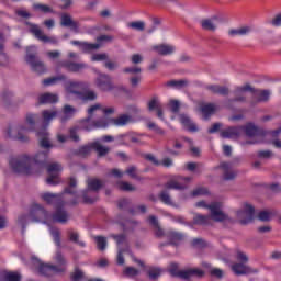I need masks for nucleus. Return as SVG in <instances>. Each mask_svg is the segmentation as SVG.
Returning a JSON list of instances; mask_svg holds the SVG:
<instances>
[{
    "label": "nucleus",
    "mask_w": 281,
    "mask_h": 281,
    "mask_svg": "<svg viewBox=\"0 0 281 281\" xmlns=\"http://www.w3.org/2000/svg\"><path fill=\"white\" fill-rule=\"evenodd\" d=\"M24 60L31 68V71L37 74V76H43V74L47 71L45 61L41 60V57H38V53H36L34 47H26V55Z\"/></svg>",
    "instance_id": "1"
},
{
    "label": "nucleus",
    "mask_w": 281,
    "mask_h": 281,
    "mask_svg": "<svg viewBox=\"0 0 281 281\" xmlns=\"http://www.w3.org/2000/svg\"><path fill=\"white\" fill-rule=\"evenodd\" d=\"M9 166L15 175H32V157L22 156L18 158H10Z\"/></svg>",
    "instance_id": "2"
},
{
    "label": "nucleus",
    "mask_w": 281,
    "mask_h": 281,
    "mask_svg": "<svg viewBox=\"0 0 281 281\" xmlns=\"http://www.w3.org/2000/svg\"><path fill=\"white\" fill-rule=\"evenodd\" d=\"M100 109H102V105L99 103L91 105L88 109V116L79 121V126H74L69 130V137L70 139H72V142H76V143L80 142V136L78 135V132L83 131L82 126H86V124H89V122L93 120V113H95V111H100Z\"/></svg>",
    "instance_id": "3"
},
{
    "label": "nucleus",
    "mask_w": 281,
    "mask_h": 281,
    "mask_svg": "<svg viewBox=\"0 0 281 281\" xmlns=\"http://www.w3.org/2000/svg\"><path fill=\"white\" fill-rule=\"evenodd\" d=\"M251 91H256V88L251 87L249 83H245L244 86H236L233 90L234 98L226 100V104H234L235 102L239 104H245L247 102V95L245 93Z\"/></svg>",
    "instance_id": "4"
},
{
    "label": "nucleus",
    "mask_w": 281,
    "mask_h": 281,
    "mask_svg": "<svg viewBox=\"0 0 281 281\" xmlns=\"http://www.w3.org/2000/svg\"><path fill=\"white\" fill-rule=\"evenodd\" d=\"M46 168L48 177L46 178L47 186H58L60 183V172H63V165L60 162L47 164Z\"/></svg>",
    "instance_id": "5"
},
{
    "label": "nucleus",
    "mask_w": 281,
    "mask_h": 281,
    "mask_svg": "<svg viewBox=\"0 0 281 281\" xmlns=\"http://www.w3.org/2000/svg\"><path fill=\"white\" fill-rule=\"evenodd\" d=\"M95 87L99 91H102L103 93H110V91H114L115 85L113 83V79H111V76L106 74L100 72L98 77L95 78Z\"/></svg>",
    "instance_id": "6"
},
{
    "label": "nucleus",
    "mask_w": 281,
    "mask_h": 281,
    "mask_svg": "<svg viewBox=\"0 0 281 281\" xmlns=\"http://www.w3.org/2000/svg\"><path fill=\"white\" fill-rule=\"evenodd\" d=\"M26 124L30 125V127H25L24 125H20L18 130L16 139L18 142H21L22 144H26V142H30V137L23 133H27L30 131H34V126L36 124V121L34 120L33 114L26 115Z\"/></svg>",
    "instance_id": "7"
},
{
    "label": "nucleus",
    "mask_w": 281,
    "mask_h": 281,
    "mask_svg": "<svg viewBox=\"0 0 281 281\" xmlns=\"http://www.w3.org/2000/svg\"><path fill=\"white\" fill-rule=\"evenodd\" d=\"M254 214L256 209L251 204H245L244 210L237 211V218L240 225H249L254 223Z\"/></svg>",
    "instance_id": "8"
},
{
    "label": "nucleus",
    "mask_w": 281,
    "mask_h": 281,
    "mask_svg": "<svg viewBox=\"0 0 281 281\" xmlns=\"http://www.w3.org/2000/svg\"><path fill=\"white\" fill-rule=\"evenodd\" d=\"M26 25L30 26L29 32L37 38V41H42V43H50L52 45H58V40L54 36L49 37L43 34V31L38 25L32 24L31 22H26Z\"/></svg>",
    "instance_id": "9"
},
{
    "label": "nucleus",
    "mask_w": 281,
    "mask_h": 281,
    "mask_svg": "<svg viewBox=\"0 0 281 281\" xmlns=\"http://www.w3.org/2000/svg\"><path fill=\"white\" fill-rule=\"evenodd\" d=\"M67 271L66 267H58L56 265L43 263L38 265V273L40 276H44L46 278H52L55 273H65Z\"/></svg>",
    "instance_id": "10"
},
{
    "label": "nucleus",
    "mask_w": 281,
    "mask_h": 281,
    "mask_svg": "<svg viewBox=\"0 0 281 281\" xmlns=\"http://www.w3.org/2000/svg\"><path fill=\"white\" fill-rule=\"evenodd\" d=\"M30 218L33 223H41V221H47V216H49V213L43 205L35 204L32 206L30 211Z\"/></svg>",
    "instance_id": "11"
},
{
    "label": "nucleus",
    "mask_w": 281,
    "mask_h": 281,
    "mask_svg": "<svg viewBox=\"0 0 281 281\" xmlns=\"http://www.w3.org/2000/svg\"><path fill=\"white\" fill-rule=\"evenodd\" d=\"M65 205V201H61V204L56 205V210L52 214V220L54 223H60L61 225H65L67 221H69V213L64 209Z\"/></svg>",
    "instance_id": "12"
},
{
    "label": "nucleus",
    "mask_w": 281,
    "mask_h": 281,
    "mask_svg": "<svg viewBox=\"0 0 281 281\" xmlns=\"http://www.w3.org/2000/svg\"><path fill=\"white\" fill-rule=\"evenodd\" d=\"M209 210L211 212V218H213V221H215L216 223H223V221H229L232 222V218L223 213V211H221V204H218V202H214L209 206Z\"/></svg>",
    "instance_id": "13"
},
{
    "label": "nucleus",
    "mask_w": 281,
    "mask_h": 281,
    "mask_svg": "<svg viewBox=\"0 0 281 281\" xmlns=\"http://www.w3.org/2000/svg\"><path fill=\"white\" fill-rule=\"evenodd\" d=\"M241 133H245L247 137H265L267 132L254 123H248L246 125H241Z\"/></svg>",
    "instance_id": "14"
},
{
    "label": "nucleus",
    "mask_w": 281,
    "mask_h": 281,
    "mask_svg": "<svg viewBox=\"0 0 281 281\" xmlns=\"http://www.w3.org/2000/svg\"><path fill=\"white\" fill-rule=\"evenodd\" d=\"M60 67L70 71V74H80V71H85V69H89V65L86 63H76L71 60H64L60 63Z\"/></svg>",
    "instance_id": "15"
},
{
    "label": "nucleus",
    "mask_w": 281,
    "mask_h": 281,
    "mask_svg": "<svg viewBox=\"0 0 281 281\" xmlns=\"http://www.w3.org/2000/svg\"><path fill=\"white\" fill-rule=\"evenodd\" d=\"M147 109L150 113L156 111V115L159 120H164V106L161 105V101H159V97L154 95L147 103Z\"/></svg>",
    "instance_id": "16"
},
{
    "label": "nucleus",
    "mask_w": 281,
    "mask_h": 281,
    "mask_svg": "<svg viewBox=\"0 0 281 281\" xmlns=\"http://www.w3.org/2000/svg\"><path fill=\"white\" fill-rule=\"evenodd\" d=\"M166 236L169 240V245H172L173 247H179V245L186 240V234L177 231H169Z\"/></svg>",
    "instance_id": "17"
},
{
    "label": "nucleus",
    "mask_w": 281,
    "mask_h": 281,
    "mask_svg": "<svg viewBox=\"0 0 281 281\" xmlns=\"http://www.w3.org/2000/svg\"><path fill=\"white\" fill-rule=\"evenodd\" d=\"M220 168L223 169V180L224 181H234L238 177L237 170H232L231 162H222L220 164Z\"/></svg>",
    "instance_id": "18"
},
{
    "label": "nucleus",
    "mask_w": 281,
    "mask_h": 281,
    "mask_svg": "<svg viewBox=\"0 0 281 281\" xmlns=\"http://www.w3.org/2000/svg\"><path fill=\"white\" fill-rule=\"evenodd\" d=\"M40 196L42 201L47 203V205H54L55 203L56 205L63 204V194L45 192L42 193Z\"/></svg>",
    "instance_id": "19"
},
{
    "label": "nucleus",
    "mask_w": 281,
    "mask_h": 281,
    "mask_svg": "<svg viewBox=\"0 0 281 281\" xmlns=\"http://www.w3.org/2000/svg\"><path fill=\"white\" fill-rule=\"evenodd\" d=\"M231 269L235 273V276H247L249 273H258V269L245 266V263H234L231 267Z\"/></svg>",
    "instance_id": "20"
},
{
    "label": "nucleus",
    "mask_w": 281,
    "mask_h": 281,
    "mask_svg": "<svg viewBox=\"0 0 281 281\" xmlns=\"http://www.w3.org/2000/svg\"><path fill=\"white\" fill-rule=\"evenodd\" d=\"M240 135H243L241 126H231V127H227L226 130H223L220 133V136L223 139H234V137L238 138L240 137Z\"/></svg>",
    "instance_id": "21"
},
{
    "label": "nucleus",
    "mask_w": 281,
    "mask_h": 281,
    "mask_svg": "<svg viewBox=\"0 0 281 281\" xmlns=\"http://www.w3.org/2000/svg\"><path fill=\"white\" fill-rule=\"evenodd\" d=\"M49 161V151H40L32 158V164L38 168H45Z\"/></svg>",
    "instance_id": "22"
},
{
    "label": "nucleus",
    "mask_w": 281,
    "mask_h": 281,
    "mask_svg": "<svg viewBox=\"0 0 281 281\" xmlns=\"http://www.w3.org/2000/svg\"><path fill=\"white\" fill-rule=\"evenodd\" d=\"M61 25L64 27H69L72 30V32H79L80 31V23L76 22L71 19V15L64 13L61 14Z\"/></svg>",
    "instance_id": "23"
},
{
    "label": "nucleus",
    "mask_w": 281,
    "mask_h": 281,
    "mask_svg": "<svg viewBox=\"0 0 281 281\" xmlns=\"http://www.w3.org/2000/svg\"><path fill=\"white\" fill-rule=\"evenodd\" d=\"M250 93H252L257 104L267 102L271 98V91L269 90H260L255 88V91H250Z\"/></svg>",
    "instance_id": "24"
},
{
    "label": "nucleus",
    "mask_w": 281,
    "mask_h": 281,
    "mask_svg": "<svg viewBox=\"0 0 281 281\" xmlns=\"http://www.w3.org/2000/svg\"><path fill=\"white\" fill-rule=\"evenodd\" d=\"M38 104H56L58 102V94L52 92H45L38 95Z\"/></svg>",
    "instance_id": "25"
},
{
    "label": "nucleus",
    "mask_w": 281,
    "mask_h": 281,
    "mask_svg": "<svg viewBox=\"0 0 281 281\" xmlns=\"http://www.w3.org/2000/svg\"><path fill=\"white\" fill-rule=\"evenodd\" d=\"M104 186V181L98 179V178H90L87 181V189L88 192H100L102 190V187Z\"/></svg>",
    "instance_id": "26"
},
{
    "label": "nucleus",
    "mask_w": 281,
    "mask_h": 281,
    "mask_svg": "<svg viewBox=\"0 0 281 281\" xmlns=\"http://www.w3.org/2000/svg\"><path fill=\"white\" fill-rule=\"evenodd\" d=\"M205 89L214 95H229V88L227 86L209 85Z\"/></svg>",
    "instance_id": "27"
},
{
    "label": "nucleus",
    "mask_w": 281,
    "mask_h": 281,
    "mask_svg": "<svg viewBox=\"0 0 281 281\" xmlns=\"http://www.w3.org/2000/svg\"><path fill=\"white\" fill-rule=\"evenodd\" d=\"M109 127V121L106 119H100L97 121H93L92 124L86 123V125H81V128L83 131H93V128H108Z\"/></svg>",
    "instance_id": "28"
},
{
    "label": "nucleus",
    "mask_w": 281,
    "mask_h": 281,
    "mask_svg": "<svg viewBox=\"0 0 281 281\" xmlns=\"http://www.w3.org/2000/svg\"><path fill=\"white\" fill-rule=\"evenodd\" d=\"M37 137H40V146L44 148V150H49V148H54V144L49 140V133L43 131L37 132Z\"/></svg>",
    "instance_id": "29"
},
{
    "label": "nucleus",
    "mask_w": 281,
    "mask_h": 281,
    "mask_svg": "<svg viewBox=\"0 0 281 281\" xmlns=\"http://www.w3.org/2000/svg\"><path fill=\"white\" fill-rule=\"evenodd\" d=\"M154 52H157L159 56H170L175 54V46L168 44H160L153 47Z\"/></svg>",
    "instance_id": "30"
},
{
    "label": "nucleus",
    "mask_w": 281,
    "mask_h": 281,
    "mask_svg": "<svg viewBox=\"0 0 281 281\" xmlns=\"http://www.w3.org/2000/svg\"><path fill=\"white\" fill-rule=\"evenodd\" d=\"M5 37L0 32V66L5 67L8 65V55L5 54Z\"/></svg>",
    "instance_id": "31"
},
{
    "label": "nucleus",
    "mask_w": 281,
    "mask_h": 281,
    "mask_svg": "<svg viewBox=\"0 0 281 281\" xmlns=\"http://www.w3.org/2000/svg\"><path fill=\"white\" fill-rule=\"evenodd\" d=\"M111 122L114 124V126H126L133 122V116L131 114H121L116 119H111Z\"/></svg>",
    "instance_id": "32"
},
{
    "label": "nucleus",
    "mask_w": 281,
    "mask_h": 281,
    "mask_svg": "<svg viewBox=\"0 0 281 281\" xmlns=\"http://www.w3.org/2000/svg\"><path fill=\"white\" fill-rule=\"evenodd\" d=\"M77 187L78 180H76V177L68 178V186L64 189V194H70L71 196H76V194H78V191H76Z\"/></svg>",
    "instance_id": "33"
},
{
    "label": "nucleus",
    "mask_w": 281,
    "mask_h": 281,
    "mask_svg": "<svg viewBox=\"0 0 281 281\" xmlns=\"http://www.w3.org/2000/svg\"><path fill=\"white\" fill-rule=\"evenodd\" d=\"M182 276L184 277V280H190L191 278H203L205 276V271L199 268H191L184 270Z\"/></svg>",
    "instance_id": "34"
},
{
    "label": "nucleus",
    "mask_w": 281,
    "mask_h": 281,
    "mask_svg": "<svg viewBox=\"0 0 281 281\" xmlns=\"http://www.w3.org/2000/svg\"><path fill=\"white\" fill-rule=\"evenodd\" d=\"M211 221H212V217L210 215H203V214L196 213L193 216V221L191 223V226L192 225H202V226L210 225Z\"/></svg>",
    "instance_id": "35"
},
{
    "label": "nucleus",
    "mask_w": 281,
    "mask_h": 281,
    "mask_svg": "<svg viewBox=\"0 0 281 281\" xmlns=\"http://www.w3.org/2000/svg\"><path fill=\"white\" fill-rule=\"evenodd\" d=\"M92 148L95 150L98 157H106L111 153V147L103 146L99 142H93Z\"/></svg>",
    "instance_id": "36"
},
{
    "label": "nucleus",
    "mask_w": 281,
    "mask_h": 281,
    "mask_svg": "<svg viewBox=\"0 0 281 281\" xmlns=\"http://www.w3.org/2000/svg\"><path fill=\"white\" fill-rule=\"evenodd\" d=\"M180 122L181 124H183V126H186V128L190 131V133H196V131H199V127H196V124L192 123V121L190 120V116L186 114L180 115Z\"/></svg>",
    "instance_id": "37"
},
{
    "label": "nucleus",
    "mask_w": 281,
    "mask_h": 281,
    "mask_svg": "<svg viewBox=\"0 0 281 281\" xmlns=\"http://www.w3.org/2000/svg\"><path fill=\"white\" fill-rule=\"evenodd\" d=\"M79 100H82V102H94V100H98V93L93 90H85L79 93Z\"/></svg>",
    "instance_id": "38"
},
{
    "label": "nucleus",
    "mask_w": 281,
    "mask_h": 281,
    "mask_svg": "<svg viewBox=\"0 0 281 281\" xmlns=\"http://www.w3.org/2000/svg\"><path fill=\"white\" fill-rule=\"evenodd\" d=\"M169 273L172 278H180V280H184L186 270H179V263L172 262L169 267Z\"/></svg>",
    "instance_id": "39"
},
{
    "label": "nucleus",
    "mask_w": 281,
    "mask_h": 281,
    "mask_svg": "<svg viewBox=\"0 0 281 281\" xmlns=\"http://www.w3.org/2000/svg\"><path fill=\"white\" fill-rule=\"evenodd\" d=\"M204 120H210L214 113H216V105L214 103L204 104L201 108Z\"/></svg>",
    "instance_id": "40"
},
{
    "label": "nucleus",
    "mask_w": 281,
    "mask_h": 281,
    "mask_svg": "<svg viewBox=\"0 0 281 281\" xmlns=\"http://www.w3.org/2000/svg\"><path fill=\"white\" fill-rule=\"evenodd\" d=\"M67 236L70 243H75V245H79V247H86L85 241H80V234H78V232H75L74 229H68Z\"/></svg>",
    "instance_id": "41"
},
{
    "label": "nucleus",
    "mask_w": 281,
    "mask_h": 281,
    "mask_svg": "<svg viewBox=\"0 0 281 281\" xmlns=\"http://www.w3.org/2000/svg\"><path fill=\"white\" fill-rule=\"evenodd\" d=\"M251 32V26H241L239 29H231L229 36H247Z\"/></svg>",
    "instance_id": "42"
},
{
    "label": "nucleus",
    "mask_w": 281,
    "mask_h": 281,
    "mask_svg": "<svg viewBox=\"0 0 281 281\" xmlns=\"http://www.w3.org/2000/svg\"><path fill=\"white\" fill-rule=\"evenodd\" d=\"M146 273L149 280L157 281L159 278H161V268L150 266Z\"/></svg>",
    "instance_id": "43"
},
{
    "label": "nucleus",
    "mask_w": 281,
    "mask_h": 281,
    "mask_svg": "<svg viewBox=\"0 0 281 281\" xmlns=\"http://www.w3.org/2000/svg\"><path fill=\"white\" fill-rule=\"evenodd\" d=\"M92 150H93V143H90L88 145L80 146L77 149V155H79V157H89Z\"/></svg>",
    "instance_id": "44"
},
{
    "label": "nucleus",
    "mask_w": 281,
    "mask_h": 281,
    "mask_svg": "<svg viewBox=\"0 0 281 281\" xmlns=\"http://www.w3.org/2000/svg\"><path fill=\"white\" fill-rule=\"evenodd\" d=\"M82 199H83V203L86 205H93V203L98 202V194L94 195H89V190H83L82 191Z\"/></svg>",
    "instance_id": "45"
},
{
    "label": "nucleus",
    "mask_w": 281,
    "mask_h": 281,
    "mask_svg": "<svg viewBox=\"0 0 281 281\" xmlns=\"http://www.w3.org/2000/svg\"><path fill=\"white\" fill-rule=\"evenodd\" d=\"M80 87H82V82H70L69 86L67 87V91L68 93H71L72 95H77V98H80V93L82 92L78 90L80 89Z\"/></svg>",
    "instance_id": "46"
},
{
    "label": "nucleus",
    "mask_w": 281,
    "mask_h": 281,
    "mask_svg": "<svg viewBox=\"0 0 281 281\" xmlns=\"http://www.w3.org/2000/svg\"><path fill=\"white\" fill-rule=\"evenodd\" d=\"M189 82L186 79L180 80H170L167 81L166 87H176V89H183V87H188Z\"/></svg>",
    "instance_id": "47"
},
{
    "label": "nucleus",
    "mask_w": 281,
    "mask_h": 281,
    "mask_svg": "<svg viewBox=\"0 0 281 281\" xmlns=\"http://www.w3.org/2000/svg\"><path fill=\"white\" fill-rule=\"evenodd\" d=\"M202 30H206L209 32H216V24H214V20L205 19L201 21Z\"/></svg>",
    "instance_id": "48"
},
{
    "label": "nucleus",
    "mask_w": 281,
    "mask_h": 281,
    "mask_svg": "<svg viewBox=\"0 0 281 281\" xmlns=\"http://www.w3.org/2000/svg\"><path fill=\"white\" fill-rule=\"evenodd\" d=\"M71 281H82L85 280V271H82L79 267H75L74 272L70 273Z\"/></svg>",
    "instance_id": "49"
},
{
    "label": "nucleus",
    "mask_w": 281,
    "mask_h": 281,
    "mask_svg": "<svg viewBox=\"0 0 281 281\" xmlns=\"http://www.w3.org/2000/svg\"><path fill=\"white\" fill-rule=\"evenodd\" d=\"M158 199L161 201V203H165V205H172V199L167 190H162L159 193Z\"/></svg>",
    "instance_id": "50"
},
{
    "label": "nucleus",
    "mask_w": 281,
    "mask_h": 281,
    "mask_svg": "<svg viewBox=\"0 0 281 281\" xmlns=\"http://www.w3.org/2000/svg\"><path fill=\"white\" fill-rule=\"evenodd\" d=\"M33 9L38 10L40 12H43L44 14H54V9H52L47 4L36 3V4H33Z\"/></svg>",
    "instance_id": "51"
},
{
    "label": "nucleus",
    "mask_w": 281,
    "mask_h": 281,
    "mask_svg": "<svg viewBox=\"0 0 281 281\" xmlns=\"http://www.w3.org/2000/svg\"><path fill=\"white\" fill-rule=\"evenodd\" d=\"M42 115H43L44 122H52V120L57 117L58 111H55V110H52V111L50 110H44L42 112Z\"/></svg>",
    "instance_id": "52"
},
{
    "label": "nucleus",
    "mask_w": 281,
    "mask_h": 281,
    "mask_svg": "<svg viewBox=\"0 0 281 281\" xmlns=\"http://www.w3.org/2000/svg\"><path fill=\"white\" fill-rule=\"evenodd\" d=\"M167 190H186V186L179 183L178 181L171 180L165 184Z\"/></svg>",
    "instance_id": "53"
},
{
    "label": "nucleus",
    "mask_w": 281,
    "mask_h": 281,
    "mask_svg": "<svg viewBox=\"0 0 281 281\" xmlns=\"http://www.w3.org/2000/svg\"><path fill=\"white\" fill-rule=\"evenodd\" d=\"M127 27L136 30L137 32H144V30H146V23H144L143 21L130 22L127 24Z\"/></svg>",
    "instance_id": "54"
},
{
    "label": "nucleus",
    "mask_w": 281,
    "mask_h": 281,
    "mask_svg": "<svg viewBox=\"0 0 281 281\" xmlns=\"http://www.w3.org/2000/svg\"><path fill=\"white\" fill-rule=\"evenodd\" d=\"M58 80H67V77L65 75H60L58 77H50V78L44 79L43 85H45V87H49L52 85H56Z\"/></svg>",
    "instance_id": "55"
},
{
    "label": "nucleus",
    "mask_w": 281,
    "mask_h": 281,
    "mask_svg": "<svg viewBox=\"0 0 281 281\" xmlns=\"http://www.w3.org/2000/svg\"><path fill=\"white\" fill-rule=\"evenodd\" d=\"M191 247L194 249H205V247H207V243H205L203 238H194L191 241Z\"/></svg>",
    "instance_id": "56"
},
{
    "label": "nucleus",
    "mask_w": 281,
    "mask_h": 281,
    "mask_svg": "<svg viewBox=\"0 0 281 281\" xmlns=\"http://www.w3.org/2000/svg\"><path fill=\"white\" fill-rule=\"evenodd\" d=\"M119 189L122 190V192H135V187L126 181H121L117 183Z\"/></svg>",
    "instance_id": "57"
},
{
    "label": "nucleus",
    "mask_w": 281,
    "mask_h": 281,
    "mask_svg": "<svg viewBox=\"0 0 281 281\" xmlns=\"http://www.w3.org/2000/svg\"><path fill=\"white\" fill-rule=\"evenodd\" d=\"M126 278H135L139 274V270L134 267H126L123 271Z\"/></svg>",
    "instance_id": "58"
},
{
    "label": "nucleus",
    "mask_w": 281,
    "mask_h": 281,
    "mask_svg": "<svg viewBox=\"0 0 281 281\" xmlns=\"http://www.w3.org/2000/svg\"><path fill=\"white\" fill-rule=\"evenodd\" d=\"M206 194H210V191L205 187L196 188L191 192V196H193V198H195V196H206Z\"/></svg>",
    "instance_id": "59"
},
{
    "label": "nucleus",
    "mask_w": 281,
    "mask_h": 281,
    "mask_svg": "<svg viewBox=\"0 0 281 281\" xmlns=\"http://www.w3.org/2000/svg\"><path fill=\"white\" fill-rule=\"evenodd\" d=\"M2 102H4V104L10 105L12 102V98H14V93L10 90H5L2 92Z\"/></svg>",
    "instance_id": "60"
},
{
    "label": "nucleus",
    "mask_w": 281,
    "mask_h": 281,
    "mask_svg": "<svg viewBox=\"0 0 281 281\" xmlns=\"http://www.w3.org/2000/svg\"><path fill=\"white\" fill-rule=\"evenodd\" d=\"M55 260L59 267H65L67 269V259H65V256H63L60 250H57Z\"/></svg>",
    "instance_id": "61"
},
{
    "label": "nucleus",
    "mask_w": 281,
    "mask_h": 281,
    "mask_svg": "<svg viewBox=\"0 0 281 281\" xmlns=\"http://www.w3.org/2000/svg\"><path fill=\"white\" fill-rule=\"evenodd\" d=\"M97 247L100 251H104L106 249V238L102 236L95 237Z\"/></svg>",
    "instance_id": "62"
},
{
    "label": "nucleus",
    "mask_w": 281,
    "mask_h": 281,
    "mask_svg": "<svg viewBox=\"0 0 281 281\" xmlns=\"http://www.w3.org/2000/svg\"><path fill=\"white\" fill-rule=\"evenodd\" d=\"M50 234L53 236L54 243L57 247H60L61 243H60V229L58 228H53L50 231Z\"/></svg>",
    "instance_id": "63"
},
{
    "label": "nucleus",
    "mask_w": 281,
    "mask_h": 281,
    "mask_svg": "<svg viewBox=\"0 0 281 281\" xmlns=\"http://www.w3.org/2000/svg\"><path fill=\"white\" fill-rule=\"evenodd\" d=\"M4 278L7 281H21V274L16 272H8Z\"/></svg>",
    "instance_id": "64"
}]
</instances>
